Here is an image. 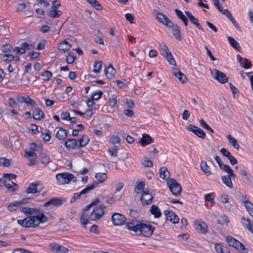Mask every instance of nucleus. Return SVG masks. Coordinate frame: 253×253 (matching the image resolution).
Instances as JSON below:
<instances>
[{"label": "nucleus", "mask_w": 253, "mask_h": 253, "mask_svg": "<svg viewBox=\"0 0 253 253\" xmlns=\"http://www.w3.org/2000/svg\"><path fill=\"white\" fill-rule=\"evenodd\" d=\"M153 197L152 193L150 192L149 190L145 189L143 191L141 196V201L143 205H150L152 203Z\"/></svg>", "instance_id": "14"}, {"label": "nucleus", "mask_w": 253, "mask_h": 253, "mask_svg": "<svg viewBox=\"0 0 253 253\" xmlns=\"http://www.w3.org/2000/svg\"><path fill=\"white\" fill-rule=\"evenodd\" d=\"M205 200L206 201L210 202H211L212 203H213L214 201V196L213 195V194L212 193H210V194H207L206 195H205Z\"/></svg>", "instance_id": "60"}, {"label": "nucleus", "mask_w": 253, "mask_h": 253, "mask_svg": "<svg viewBox=\"0 0 253 253\" xmlns=\"http://www.w3.org/2000/svg\"><path fill=\"white\" fill-rule=\"evenodd\" d=\"M64 143V146L68 149H78V142L74 138H67Z\"/></svg>", "instance_id": "19"}, {"label": "nucleus", "mask_w": 253, "mask_h": 253, "mask_svg": "<svg viewBox=\"0 0 253 253\" xmlns=\"http://www.w3.org/2000/svg\"><path fill=\"white\" fill-rule=\"evenodd\" d=\"M104 71L108 79H112L116 74V70L111 64L108 65V67L105 68Z\"/></svg>", "instance_id": "26"}, {"label": "nucleus", "mask_w": 253, "mask_h": 253, "mask_svg": "<svg viewBox=\"0 0 253 253\" xmlns=\"http://www.w3.org/2000/svg\"><path fill=\"white\" fill-rule=\"evenodd\" d=\"M56 178L58 183L61 184L68 183L71 181H76V178L73 174L67 172L58 173L56 175Z\"/></svg>", "instance_id": "4"}, {"label": "nucleus", "mask_w": 253, "mask_h": 253, "mask_svg": "<svg viewBox=\"0 0 253 253\" xmlns=\"http://www.w3.org/2000/svg\"><path fill=\"white\" fill-rule=\"evenodd\" d=\"M102 63V62L101 61L94 62L93 70V72L94 73H99L100 72Z\"/></svg>", "instance_id": "47"}, {"label": "nucleus", "mask_w": 253, "mask_h": 253, "mask_svg": "<svg viewBox=\"0 0 253 253\" xmlns=\"http://www.w3.org/2000/svg\"><path fill=\"white\" fill-rule=\"evenodd\" d=\"M221 180L224 184H225L228 187L231 188L232 187V183L230 176L223 175L221 177Z\"/></svg>", "instance_id": "40"}, {"label": "nucleus", "mask_w": 253, "mask_h": 253, "mask_svg": "<svg viewBox=\"0 0 253 253\" xmlns=\"http://www.w3.org/2000/svg\"><path fill=\"white\" fill-rule=\"evenodd\" d=\"M33 117L35 120L41 121L44 118V113L39 108H35L33 111Z\"/></svg>", "instance_id": "24"}, {"label": "nucleus", "mask_w": 253, "mask_h": 253, "mask_svg": "<svg viewBox=\"0 0 253 253\" xmlns=\"http://www.w3.org/2000/svg\"><path fill=\"white\" fill-rule=\"evenodd\" d=\"M185 13L187 17V18L189 19L190 22L196 25V26L200 30L203 31V28L201 25V24L199 23V20L198 18H196L195 16H194L192 14L188 11H185Z\"/></svg>", "instance_id": "18"}, {"label": "nucleus", "mask_w": 253, "mask_h": 253, "mask_svg": "<svg viewBox=\"0 0 253 253\" xmlns=\"http://www.w3.org/2000/svg\"><path fill=\"white\" fill-rule=\"evenodd\" d=\"M34 47L32 44L24 42L21 44L20 46H16L13 49L14 51L20 54L25 53L26 50L31 49Z\"/></svg>", "instance_id": "16"}, {"label": "nucleus", "mask_w": 253, "mask_h": 253, "mask_svg": "<svg viewBox=\"0 0 253 253\" xmlns=\"http://www.w3.org/2000/svg\"><path fill=\"white\" fill-rule=\"evenodd\" d=\"M89 217L87 215H86L84 213H82L80 217L81 223L84 225H86L88 222Z\"/></svg>", "instance_id": "52"}, {"label": "nucleus", "mask_w": 253, "mask_h": 253, "mask_svg": "<svg viewBox=\"0 0 253 253\" xmlns=\"http://www.w3.org/2000/svg\"><path fill=\"white\" fill-rule=\"evenodd\" d=\"M152 140V139L149 135L144 133L142 135V137L140 140V142L141 145L144 146L151 143Z\"/></svg>", "instance_id": "34"}, {"label": "nucleus", "mask_w": 253, "mask_h": 253, "mask_svg": "<svg viewBox=\"0 0 253 253\" xmlns=\"http://www.w3.org/2000/svg\"><path fill=\"white\" fill-rule=\"evenodd\" d=\"M11 161L9 159L2 157L0 158V165L4 167H8L10 166Z\"/></svg>", "instance_id": "49"}, {"label": "nucleus", "mask_w": 253, "mask_h": 253, "mask_svg": "<svg viewBox=\"0 0 253 253\" xmlns=\"http://www.w3.org/2000/svg\"><path fill=\"white\" fill-rule=\"evenodd\" d=\"M103 93V91L101 90H97L91 93L90 98L93 100H97L102 97Z\"/></svg>", "instance_id": "41"}, {"label": "nucleus", "mask_w": 253, "mask_h": 253, "mask_svg": "<svg viewBox=\"0 0 253 253\" xmlns=\"http://www.w3.org/2000/svg\"><path fill=\"white\" fill-rule=\"evenodd\" d=\"M111 220L112 223L115 225H122L128 221H126V218L125 216L121 213L115 212L111 216Z\"/></svg>", "instance_id": "9"}, {"label": "nucleus", "mask_w": 253, "mask_h": 253, "mask_svg": "<svg viewBox=\"0 0 253 253\" xmlns=\"http://www.w3.org/2000/svg\"><path fill=\"white\" fill-rule=\"evenodd\" d=\"M159 47L161 53L167 59L171 65L175 64V60L171 52L169 50L168 47L163 42L160 43Z\"/></svg>", "instance_id": "3"}, {"label": "nucleus", "mask_w": 253, "mask_h": 253, "mask_svg": "<svg viewBox=\"0 0 253 253\" xmlns=\"http://www.w3.org/2000/svg\"><path fill=\"white\" fill-rule=\"evenodd\" d=\"M153 13L156 15V18L158 21L167 27L170 26L173 22L170 20L165 14L154 9Z\"/></svg>", "instance_id": "7"}, {"label": "nucleus", "mask_w": 253, "mask_h": 253, "mask_svg": "<svg viewBox=\"0 0 253 253\" xmlns=\"http://www.w3.org/2000/svg\"><path fill=\"white\" fill-rule=\"evenodd\" d=\"M226 241L230 246L237 250L242 251L245 250V246L242 243L231 236H227Z\"/></svg>", "instance_id": "10"}, {"label": "nucleus", "mask_w": 253, "mask_h": 253, "mask_svg": "<svg viewBox=\"0 0 253 253\" xmlns=\"http://www.w3.org/2000/svg\"><path fill=\"white\" fill-rule=\"evenodd\" d=\"M12 48V46L10 44H5L1 47V50L3 52H7L10 51Z\"/></svg>", "instance_id": "62"}, {"label": "nucleus", "mask_w": 253, "mask_h": 253, "mask_svg": "<svg viewBox=\"0 0 253 253\" xmlns=\"http://www.w3.org/2000/svg\"><path fill=\"white\" fill-rule=\"evenodd\" d=\"M219 167L227 173H228L232 169L228 165L224 164L223 163L219 165Z\"/></svg>", "instance_id": "59"}, {"label": "nucleus", "mask_w": 253, "mask_h": 253, "mask_svg": "<svg viewBox=\"0 0 253 253\" xmlns=\"http://www.w3.org/2000/svg\"><path fill=\"white\" fill-rule=\"evenodd\" d=\"M20 211L22 212L27 214H32L33 211H36V213L39 211L38 209H35L34 208H29L27 207H21Z\"/></svg>", "instance_id": "45"}, {"label": "nucleus", "mask_w": 253, "mask_h": 253, "mask_svg": "<svg viewBox=\"0 0 253 253\" xmlns=\"http://www.w3.org/2000/svg\"><path fill=\"white\" fill-rule=\"evenodd\" d=\"M171 73L172 75L176 77L181 83H184L186 82V76L183 74L179 69L177 68L173 69Z\"/></svg>", "instance_id": "21"}, {"label": "nucleus", "mask_w": 253, "mask_h": 253, "mask_svg": "<svg viewBox=\"0 0 253 253\" xmlns=\"http://www.w3.org/2000/svg\"><path fill=\"white\" fill-rule=\"evenodd\" d=\"M49 158L46 155L43 154L41 157V162L43 164H47L49 162Z\"/></svg>", "instance_id": "61"}, {"label": "nucleus", "mask_w": 253, "mask_h": 253, "mask_svg": "<svg viewBox=\"0 0 253 253\" xmlns=\"http://www.w3.org/2000/svg\"><path fill=\"white\" fill-rule=\"evenodd\" d=\"M110 141L113 144L119 143L120 142V138L118 135H113L111 138Z\"/></svg>", "instance_id": "63"}, {"label": "nucleus", "mask_w": 253, "mask_h": 253, "mask_svg": "<svg viewBox=\"0 0 253 253\" xmlns=\"http://www.w3.org/2000/svg\"><path fill=\"white\" fill-rule=\"evenodd\" d=\"M76 58L75 53H69L66 56V62L68 64H72L74 62Z\"/></svg>", "instance_id": "48"}, {"label": "nucleus", "mask_w": 253, "mask_h": 253, "mask_svg": "<svg viewBox=\"0 0 253 253\" xmlns=\"http://www.w3.org/2000/svg\"><path fill=\"white\" fill-rule=\"evenodd\" d=\"M30 149L32 151H42V146L41 145H38L35 143L32 142L30 145Z\"/></svg>", "instance_id": "50"}, {"label": "nucleus", "mask_w": 253, "mask_h": 253, "mask_svg": "<svg viewBox=\"0 0 253 253\" xmlns=\"http://www.w3.org/2000/svg\"><path fill=\"white\" fill-rule=\"evenodd\" d=\"M62 14L61 10L53 9L48 12V16L51 18H58Z\"/></svg>", "instance_id": "44"}, {"label": "nucleus", "mask_w": 253, "mask_h": 253, "mask_svg": "<svg viewBox=\"0 0 253 253\" xmlns=\"http://www.w3.org/2000/svg\"><path fill=\"white\" fill-rule=\"evenodd\" d=\"M91 6L98 10H102V7L96 0H86Z\"/></svg>", "instance_id": "46"}, {"label": "nucleus", "mask_w": 253, "mask_h": 253, "mask_svg": "<svg viewBox=\"0 0 253 253\" xmlns=\"http://www.w3.org/2000/svg\"><path fill=\"white\" fill-rule=\"evenodd\" d=\"M71 47V43L66 40H64L61 42L58 46L59 50L63 51L64 52L68 51Z\"/></svg>", "instance_id": "28"}, {"label": "nucleus", "mask_w": 253, "mask_h": 253, "mask_svg": "<svg viewBox=\"0 0 253 253\" xmlns=\"http://www.w3.org/2000/svg\"><path fill=\"white\" fill-rule=\"evenodd\" d=\"M220 201L222 203H227L229 201L228 196L225 194H222L219 196Z\"/></svg>", "instance_id": "58"}, {"label": "nucleus", "mask_w": 253, "mask_h": 253, "mask_svg": "<svg viewBox=\"0 0 253 253\" xmlns=\"http://www.w3.org/2000/svg\"><path fill=\"white\" fill-rule=\"evenodd\" d=\"M170 175V172L168 170L167 168L166 167H162L160 169V177L164 179H167L169 177Z\"/></svg>", "instance_id": "38"}, {"label": "nucleus", "mask_w": 253, "mask_h": 253, "mask_svg": "<svg viewBox=\"0 0 253 253\" xmlns=\"http://www.w3.org/2000/svg\"><path fill=\"white\" fill-rule=\"evenodd\" d=\"M41 137L45 141H48L51 138L50 133L49 131H48L45 132H42L41 134Z\"/></svg>", "instance_id": "54"}, {"label": "nucleus", "mask_w": 253, "mask_h": 253, "mask_svg": "<svg viewBox=\"0 0 253 253\" xmlns=\"http://www.w3.org/2000/svg\"><path fill=\"white\" fill-rule=\"evenodd\" d=\"M48 218L44 213H40L36 215H32L23 219H18L17 223L25 228H34L38 226L41 223L46 222Z\"/></svg>", "instance_id": "2"}, {"label": "nucleus", "mask_w": 253, "mask_h": 253, "mask_svg": "<svg viewBox=\"0 0 253 253\" xmlns=\"http://www.w3.org/2000/svg\"><path fill=\"white\" fill-rule=\"evenodd\" d=\"M186 129L189 131L192 132L197 136L202 139H205L206 136L205 131L195 125H188L186 126Z\"/></svg>", "instance_id": "11"}, {"label": "nucleus", "mask_w": 253, "mask_h": 253, "mask_svg": "<svg viewBox=\"0 0 253 253\" xmlns=\"http://www.w3.org/2000/svg\"><path fill=\"white\" fill-rule=\"evenodd\" d=\"M196 230L199 233L205 234L208 232V227L205 222L201 220H197L194 222Z\"/></svg>", "instance_id": "13"}, {"label": "nucleus", "mask_w": 253, "mask_h": 253, "mask_svg": "<svg viewBox=\"0 0 253 253\" xmlns=\"http://www.w3.org/2000/svg\"><path fill=\"white\" fill-rule=\"evenodd\" d=\"M227 40L231 46L237 49L238 51H240L241 47L238 42L234 38L228 36L227 37Z\"/></svg>", "instance_id": "36"}, {"label": "nucleus", "mask_w": 253, "mask_h": 253, "mask_svg": "<svg viewBox=\"0 0 253 253\" xmlns=\"http://www.w3.org/2000/svg\"><path fill=\"white\" fill-rule=\"evenodd\" d=\"M215 251L218 253H230L229 249L222 246L221 244H216L214 246Z\"/></svg>", "instance_id": "32"}, {"label": "nucleus", "mask_w": 253, "mask_h": 253, "mask_svg": "<svg viewBox=\"0 0 253 253\" xmlns=\"http://www.w3.org/2000/svg\"><path fill=\"white\" fill-rule=\"evenodd\" d=\"M3 184L9 192H13L15 191L17 185L10 180L9 179H6L3 181Z\"/></svg>", "instance_id": "22"}, {"label": "nucleus", "mask_w": 253, "mask_h": 253, "mask_svg": "<svg viewBox=\"0 0 253 253\" xmlns=\"http://www.w3.org/2000/svg\"><path fill=\"white\" fill-rule=\"evenodd\" d=\"M23 204L22 201H16L13 203L9 204L7 205V210L10 211H13L18 209L21 208V205Z\"/></svg>", "instance_id": "27"}, {"label": "nucleus", "mask_w": 253, "mask_h": 253, "mask_svg": "<svg viewBox=\"0 0 253 253\" xmlns=\"http://www.w3.org/2000/svg\"><path fill=\"white\" fill-rule=\"evenodd\" d=\"M144 183L142 181L139 182L137 185L136 186L134 191L136 193H140L141 190L144 189Z\"/></svg>", "instance_id": "53"}, {"label": "nucleus", "mask_w": 253, "mask_h": 253, "mask_svg": "<svg viewBox=\"0 0 253 253\" xmlns=\"http://www.w3.org/2000/svg\"><path fill=\"white\" fill-rule=\"evenodd\" d=\"M168 27L172 29V34L175 39L178 41H181L182 38L180 33V28L177 24H174L173 22L170 26H169Z\"/></svg>", "instance_id": "17"}, {"label": "nucleus", "mask_w": 253, "mask_h": 253, "mask_svg": "<svg viewBox=\"0 0 253 253\" xmlns=\"http://www.w3.org/2000/svg\"><path fill=\"white\" fill-rule=\"evenodd\" d=\"M211 73L212 77L221 84H225L228 81V78L223 72L214 69L211 70Z\"/></svg>", "instance_id": "8"}, {"label": "nucleus", "mask_w": 253, "mask_h": 253, "mask_svg": "<svg viewBox=\"0 0 253 253\" xmlns=\"http://www.w3.org/2000/svg\"><path fill=\"white\" fill-rule=\"evenodd\" d=\"M8 104L9 106L11 108H15L18 106V104L15 101V100L12 97H10L8 98Z\"/></svg>", "instance_id": "56"}, {"label": "nucleus", "mask_w": 253, "mask_h": 253, "mask_svg": "<svg viewBox=\"0 0 253 253\" xmlns=\"http://www.w3.org/2000/svg\"><path fill=\"white\" fill-rule=\"evenodd\" d=\"M242 220H246L248 222V223H244L245 225L246 228L253 234V222H251L249 218L246 219V218L244 216L241 217Z\"/></svg>", "instance_id": "43"}, {"label": "nucleus", "mask_w": 253, "mask_h": 253, "mask_svg": "<svg viewBox=\"0 0 253 253\" xmlns=\"http://www.w3.org/2000/svg\"><path fill=\"white\" fill-rule=\"evenodd\" d=\"M200 168L207 176L211 174L210 167L207 165L206 161H201L200 163Z\"/></svg>", "instance_id": "31"}, {"label": "nucleus", "mask_w": 253, "mask_h": 253, "mask_svg": "<svg viewBox=\"0 0 253 253\" xmlns=\"http://www.w3.org/2000/svg\"><path fill=\"white\" fill-rule=\"evenodd\" d=\"M98 185V183L94 181L91 184L87 186L84 189H83L80 192L82 195L85 194L92 189L95 188L97 187Z\"/></svg>", "instance_id": "35"}, {"label": "nucleus", "mask_w": 253, "mask_h": 253, "mask_svg": "<svg viewBox=\"0 0 253 253\" xmlns=\"http://www.w3.org/2000/svg\"><path fill=\"white\" fill-rule=\"evenodd\" d=\"M226 137L229 143L231 144L236 149L239 150L240 146L237 142V140L230 134H228Z\"/></svg>", "instance_id": "39"}, {"label": "nucleus", "mask_w": 253, "mask_h": 253, "mask_svg": "<svg viewBox=\"0 0 253 253\" xmlns=\"http://www.w3.org/2000/svg\"><path fill=\"white\" fill-rule=\"evenodd\" d=\"M240 174L242 176L243 181L247 184H250L252 181V175L245 169H241Z\"/></svg>", "instance_id": "23"}, {"label": "nucleus", "mask_w": 253, "mask_h": 253, "mask_svg": "<svg viewBox=\"0 0 253 253\" xmlns=\"http://www.w3.org/2000/svg\"><path fill=\"white\" fill-rule=\"evenodd\" d=\"M52 76V73L50 71H48V70H45L42 74V76L43 78V80H44V81L50 80Z\"/></svg>", "instance_id": "51"}, {"label": "nucleus", "mask_w": 253, "mask_h": 253, "mask_svg": "<svg viewBox=\"0 0 253 253\" xmlns=\"http://www.w3.org/2000/svg\"><path fill=\"white\" fill-rule=\"evenodd\" d=\"M168 184L170 191L174 195L178 196L180 195L182 190L181 187L174 179H170L168 181Z\"/></svg>", "instance_id": "6"}, {"label": "nucleus", "mask_w": 253, "mask_h": 253, "mask_svg": "<svg viewBox=\"0 0 253 253\" xmlns=\"http://www.w3.org/2000/svg\"><path fill=\"white\" fill-rule=\"evenodd\" d=\"M174 11L177 16L183 22L184 26L187 27L188 23L187 17H186L182 12L178 9H175Z\"/></svg>", "instance_id": "30"}, {"label": "nucleus", "mask_w": 253, "mask_h": 253, "mask_svg": "<svg viewBox=\"0 0 253 253\" xmlns=\"http://www.w3.org/2000/svg\"><path fill=\"white\" fill-rule=\"evenodd\" d=\"M95 178L97 179L98 184L104 182L107 178L106 173L104 172H98L95 174Z\"/></svg>", "instance_id": "37"}, {"label": "nucleus", "mask_w": 253, "mask_h": 253, "mask_svg": "<svg viewBox=\"0 0 253 253\" xmlns=\"http://www.w3.org/2000/svg\"><path fill=\"white\" fill-rule=\"evenodd\" d=\"M126 227L129 231L135 233L137 235L150 237L155 230V227L149 223H144L136 219H132L126 223Z\"/></svg>", "instance_id": "1"}, {"label": "nucleus", "mask_w": 253, "mask_h": 253, "mask_svg": "<svg viewBox=\"0 0 253 253\" xmlns=\"http://www.w3.org/2000/svg\"><path fill=\"white\" fill-rule=\"evenodd\" d=\"M12 253H32L30 251L26 250L24 249L19 248V249H17L14 250L13 251Z\"/></svg>", "instance_id": "64"}, {"label": "nucleus", "mask_w": 253, "mask_h": 253, "mask_svg": "<svg viewBox=\"0 0 253 253\" xmlns=\"http://www.w3.org/2000/svg\"><path fill=\"white\" fill-rule=\"evenodd\" d=\"M66 202V199L63 197H55L49 199L43 204L44 207H48L50 205L54 206H59Z\"/></svg>", "instance_id": "15"}, {"label": "nucleus", "mask_w": 253, "mask_h": 253, "mask_svg": "<svg viewBox=\"0 0 253 253\" xmlns=\"http://www.w3.org/2000/svg\"><path fill=\"white\" fill-rule=\"evenodd\" d=\"M106 208V206L102 204L95 207L90 214L89 219L92 220L100 219L104 214V209Z\"/></svg>", "instance_id": "5"}, {"label": "nucleus", "mask_w": 253, "mask_h": 253, "mask_svg": "<svg viewBox=\"0 0 253 253\" xmlns=\"http://www.w3.org/2000/svg\"><path fill=\"white\" fill-rule=\"evenodd\" d=\"M89 141V138L86 134H84L82 137L78 140V148L84 147L85 146Z\"/></svg>", "instance_id": "25"}, {"label": "nucleus", "mask_w": 253, "mask_h": 253, "mask_svg": "<svg viewBox=\"0 0 253 253\" xmlns=\"http://www.w3.org/2000/svg\"><path fill=\"white\" fill-rule=\"evenodd\" d=\"M60 245L57 243H53L49 245V249L52 251H54L56 253L58 252V250L59 249Z\"/></svg>", "instance_id": "55"}, {"label": "nucleus", "mask_w": 253, "mask_h": 253, "mask_svg": "<svg viewBox=\"0 0 253 253\" xmlns=\"http://www.w3.org/2000/svg\"><path fill=\"white\" fill-rule=\"evenodd\" d=\"M245 207L249 213L253 216V204L249 201H245L244 202Z\"/></svg>", "instance_id": "42"}, {"label": "nucleus", "mask_w": 253, "mask_h": 253, "mask_svg": "<svg viewBox=\"0 0 253 253\" xmlns=\"http://www.w3.org/2000/svg\"><path fill=\"white\" fill-rule=\"evenodd\" d=\"M165 213L166 216V218L168 220H169L171 222L173 223H177L179 221L178 217L175 214V213L171 211H165Z\"/></svg>", "instance_id": "20"}, {"label": "nucleus", "mask_w": 253, "mask_h": 253, "mask_svg": "<svg viewBox=\"0 0 253 253\" xmlns=\"http://www.w3.org/2000/svg\"><path fill=\"white\" fill-rule=\"evenodd\" d=\"M117 102V101L116 96L114 95H111L109 99V105L111 107H113L116 105Z\"/></svg>", "instance_id": "57"}, {"label": "nucleus", "mask_w": 253, "mask_h": 253, "mask_svg": "<svg viewBox=\"0 0 253 253\" xmlns=\"http://www.w3.org/2000/svg\"><path fill=\"white\" fill-rule=\"evenodd\" d=\"M150 211L151 214L154 215L155 217L158 218L161 215V212L160 209L155 205L151 206Z\"/></svg>", "instance_id": "33"}, {"label": "nucleus", "mask_w": 253, "mask_h": 253, "mask_svg": "<svg viewBox=\"0 0 253 253\" xmlns=\"http://www.w3.org/2000/svg\"><path fill=\"white\" fill-rule=\"evenodd\" d=\"M67 136V131L62 127H60L56 133V137L60 140H65Z\"/></svg>", "instance_id": "29"}, {"label": "nucleus", "mask_w": 253, "mask_h": 253, "mask_svg": "<svg viewBox=\"0 0 253 253\" xmlns=\"http://www.w3.org/2000/svg\"><path fill=\"white\" fill-rule=\"evenodd\" d=\"M43 189V186L41 183L37 182L30 184L26 190L28 194H36L40 193Z\"/></svg>", "instance_id": "12"}]
</instances>
